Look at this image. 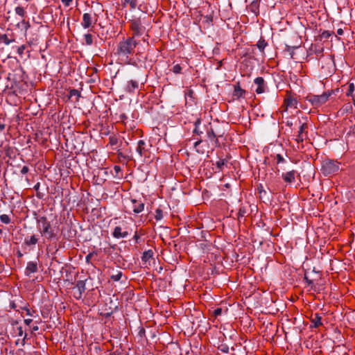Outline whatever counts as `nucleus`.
<instances>
[{
    "label": "nucleus",
    "instance_id": "nucleus-35",
    "mask_svg": "<svg viewBox=\"0 0 355 355\" xmlns=\"http://www.w3.org/2000/svg\"><path fill=\"white\" fill-rule=\"evenodd\" d=\"M15 12L16 14H17L18 15L21 16V17H24L25 14H26V12L24 9L23 7L21 6H17L15 8Z\"/></svg>",
    "mask_w": 355,
    "mask_h": 355
},
{
    "label": "nucleus",
    "instance_id": "nucleus-50",
    "mask_svg": "<svg viewBox=\"0 0 355 355\" xmlns=\"http://www.w3.org/2000/svg\"><path fill=\"white\" fill-rule=\"evenodd\" d=\"M17 331H18V336H22L24 335V331H23V329H22V327H17Z\"/></svg>",
    "mask_w": 355,
    "mask_h": 355
},
{
    "label": "nucleus",
    "instance_id": "nucleus-33",
    "mask_svg": "<svg viewBox=\"0 0 355 355\" xmlns=\"http://www.w3.org/2000/svg\"><path fill=\"white\" fill-rule=\"evenodd\" d=\"M0 220L4 224H9L10 223V218L7 214H1L0 216Z\"/></svg>",
    "mask_w": 355,
    "mask_h": 355
},
{
    "label": "nucleus",
    "instance_id": "nucleus-19",
    "mask_svg": "<svg viewBox=\"0 0 355 355\" xmlns=\"http://www.w3.org/2000/svg\"><path fill=\"white\" fill-rule=\"evenodd\" d=\"M245 94V91L240 87L239 83L234 85V90L233 95L236 98L243 97Z\"/></svg>",
    "mask_w": 355,
    "mask_h": 355
},
{
    "label": "nucleus",
    "instance_id": "nucleus-2",
    "mask_svg": "<svg viewBox=\"0 0 355 355\" xmlns=\"http://www.w3.org/2000/svg\"><path fill=\"white\" fill-rule=\"evenodd\" d=\"M36 223L41 236L49 241L57 237L58 231L52 227L46 216L37 218Z\"/></svg>",
    "mask_w": 355,
    "mask_h": 355
},
{
    "label": "nucleus",
    "instance_id": "nucleus-7",
    "mask_svg": "<svg viewBox=\"0 0 355 355\" xmlns=\"http://www.w3.org/2000/svg\"><path fill=\"white\" fill-rule=\"evenodd\" d=\"M86 290L85 282L79 280L76 282V286L73 288V296L76 300L82 298L83 293Z\"/></svg>",
    "mask_w": 355,
    "mask_h": 355
},
{
    "label": "nucleus",
    "instance_id": "nucleus-46",
    "mask_svg": "<svg viewBox=\"0 0 355 355\" xmlns=\"http://www.w3.org/2000/svg\"><path fill=\"white\" fill-rule=\"evenodd\" d=\"M304 279L307 283L308 286H313V281L309 279L306 275H304Z\"/></svg>",
    "mask_w": 355,
    "mask_h": 355
},
{
    "label": "nucleus",
    "instance_id": "nucleus-42",
    "mask_svg": "<svg viewBox=\"0 0 355 355\" xmlns=\"http://www.w3.org/2000/svg\"><path fill=\"white\" fill-rule=\"evenodd\" d=\"M213 314L215 317H218V315H220L222 314V309L221 308H217L216 309L214 312H213Z\"/></svg>",
    "mask_w": 355,
    "mask_h": 355
},
{
    "label": "nucleus",
    "instance_id": "nucleus-23",
    "mask_svg": "<svg viewBox=\"0 0 355 355\" xmlns=\"http://www.w3.org/2000/svg\"><path fill=\"white\" fill-rule=\"evenodd\" d=\"M186 102L187 103L188 100H190L191 103H193L195 101L194 98V92L189 89L185 91L184 92Z\"/></svg>",
    "mask_w": 355,
    "mask_h": 355
},
{
    "label": "nucleus",
    "instance_id": "nucleus-57",
    "mask_svg": "<svg viewBox=\"0 0 355 355\" xmlns=\"http://www.w3.org/2000/svg\"><path fill=\"white\" fill-rule=\"evenodd\" d=\"M26 315H30V316L33 315V313L31 312L30 309H26Z\"/></svg>",
    "mask_w": 355,
    "mask_h": 355
},
{
    "label": "nucleus",
    "instance_id": "nucleus-38",
    "mask_svg": "<svg viewBox=\"0 0 355 355\" xmlns=\"http://www.w3.org/2000/svg\"><path fill=\"white\" fill-rule=\"evenodd\" d=\"M308 128V125L307 123H302L300 127V129H299V131H298V133L299 134H302L303 135L304 132L305 131L306 129Z\"/></svg>",
    "mask_w": 355,
    "mask_h": 355
},
{
    "label": "nucleus",
    "instance_id": "nucleus-16",
    "mask_svg": "<svg viewBox=\"0 0 355 355\" xmlns=\"http://www.w3.org/2000/svg\"><path fill=\"white\" fill-rule=\"evenodd\" d=\"M259 1L260 0H252L248 6V9L255 15H257L259 12Z\"/></svg>",
    "mask_w": 355,
    "mask_h": 355
},
{
    "label": "nucleus",
    "instance_id": "nucleus-3",
    "mask_svg": "<svg viewBox=\"0 0 355 355\" xmlns=\"http://www.w3.org/2000/svg\"><path fill=\"white\" fill-rule=\"evenodd\" d=\"M339 92V88L336 89H329L324 92L321 95H314L309 94L306 96V101L309 102L313 108H318L324 105L329 98L334 94Z\"/></svg>",
    "mask_w": 355,
    "mask_h": 355
},
{
    "label": "nucleus",
    "instance_id": "nucleus-22",
    "mask_svg": "<svg viewBox=\"0 0 355 355\" xmlns=\"http://www.w3.org/2000/svg\"><path fill=\"white\" fill-rule=\"evenodd\" d=\"M228 159H220L216 162V166L219 171H222L225 167H227Z\"/></svg>",
    "mask_w": 355,
    "mask_h": 355
},
{
    "label": "nucleus",
    "instance_id": "nucleus-1",
    "mask_svg": "<svg viewBox=\"0 0 355 355\" xmlns=\"http://www.w3.org/2000/svg\"><path fill=\"white\" fill-rule=\"evenodd\" d=\"M138 44L139 42L134 39V36L124 39L117 44L116 54L128 59L130 55L134 54Z\"/></svg>",
    "mask_w": 355,
    "mask_h": 355
},
{
    "label": "nucleus",
    "instance_id": "nucleus-62",
    "mask_svg": "<svg viewBox=\"0 0 355 355\" xmlns=\"http://www.w3.org/2000/svg\"><path fill=\"white\" fill-rule=\"evenodd\" d=\"M17 255L18 257H22L23 254L19 250L17 252Z\"/></svg>",
    "mask_w": 355,
    "mask_h": 355
},
{
    "label": "nucleus",
    "instance_id": "nucleus-45",
    "mask_svg": "<svg viewBox=\"0 0 355 355\" xmlns=\"http://www.w3.org/2000/svg\"><path fill=\"white\" fill-rule=\"evenodd\" d=\"M118 140L116 137H110V144L112 146H115L117 144Z\"/></svg>",
    "mask_w": 355,
    "mask_h": 355
},
{
    "label": "nucleus",
    "instance_id": "nucleus-13",
    "mask_svg": "<svg viewBox=\"0 0 355 355\" xmlns=\"http://www.w3.org/2000/svg\"><path fill=\"white\" fill-rule=\"evenodd\" d=\"M146 143L143 140H139L137 143V152L141 157H146L147 150L146 149Z\"/></svg>",
    "mask_w": 355,
    "mask_h": 355
},
{
    "label": "nucleus",
    "instance_id": "nucleus-27",
    "mask_svg": "<svg viewBox=\"0 0 355 355\" xmlns=\"http://www.w3.org/2000/svg\"><path fill=\"white\" fill-rule=\"evenodd\" d=\"M267 45L268 43L265 41V40L263 37H261L260 40L257 43V48L262 53H263L264 49Z\"/></svg>",
    "mask_w": 355,
    "mask_h": 355
},
{
    "label": "nucleus",
    "instance_id": "nucleus-26",
    "mask_svg": "<svg viewBox=\"0 0 355 355\" xmlns=\"http://www.w3.org/2000/svg\"><path fill=\"white\" fill-rule=\"evenodd\" d=\"M153 256V252L151 250L145 251L143 252L141 260L143 261H149Z\"/></svg>",
    "mask_w": 355,
    "mask_h": 355
},
{
    "label": "nucleus",
    "instance_id": "nucleus-24",
    "mask_svg": "<svg viewBox=\"0 0 355 355\" xmlns=\"http://www.w3.org/2000/svg\"><path fill=\"white\" fill-rule=\"evenodd\" d=\"M248 213V206L241 205L239 209L238 212V220L240 221V219L245 217L246 214Z\"/></svg>",
    "mask_w": 355,
    "mask_h": 355
},
{
    "label": "nucleus",
    "instance_id": "nucleus-18",
    "mask_svg": "<svg viewBox=\"0 0 355 355\" xmlns=\"http://www.w3.org/2000/svg\"><path fill=\"white\" fill-rule=\"evenodd\" d=\"M138 88L139 83L137 80H131L128 82L127 86L125 87V91L129 93H132Z\"/></svg>",
    "mask_w": 355,
    "mask_h": 355
},
{
    "label": "nucleus",
    "instance_id": "nucleus-34",
    "mask_svg": "<svg viewBox=\"0 0 355 355\" xmlns=\"http://www.w3.org/2000/svg\"><path fill=\"white\" fill-rule=\"evenodd\" d=\"M163 218V211L161 209L158 208L155 211V218L156 220H160Z\"/></svg>",
    "mask_w": 355,
    "mask_h": 355
},
{
    "label": "nucleus",
    "instance_id": "nucleus-4",
    "mask_svg": "<svg viewBox=\"0 0 355 355\" xmlns=\"http://www.w3.org/2000/svg\"><path fill=\"white\" fill-rule=\"evenodd\" d=\"M340 170V163L338 161L327 159L322 162V173L324 176L336 174Z\"/></svg>",
    "mask_w": 355,
    "mask_h": 355
},
{
    "label": "nucleus",
    "instance_id": "nucleus-59",
    "mask_svg": "<svg viewBox=\"0 0 355 355\" xmlns=\"http://www.w3.org/2000/svg\"><path fill=\"white\" fill-rule=\"evenodd\" d=\"M118 155H119V157H121L127 158L128 159H129V158H128V157H126V156L123 155V154L122 153H121V152H119V153H118Z\"/></svg>",
    "mask_w": 355,
    "mask_h": 355
},
{
    "label": "nucleus",
    "instance_id": "nucleus-52",
    "mask_svg": "<svg viewBox=\"0 0 355 355\" xmlns=\"http://www.w3.org/2000/svg\"><path fill=\"white\" fill-rule=\"evenodd\" d=\"M202 139H198V140H197V141L194 143V144H193L194 147H195L196 148H197V147L198 146V145H199L200 144H201V143H202Z\"/></svg>",
    "mask_w": 355,
    "mask_h": 355
},
{
    "label": "nucleus",
    "instance_id": "nucleus-10",
    "mask_svg": "<svg viewBox=\"0 0 355 355\" xmlns=\"http://www.w3.org/2000/svg\"><path fill=\"white\" fill-rule=\"evenodd\" d=\"M131 202L132 211L135 214H139L144 211L145 204L141 200L132 199Z\"/></svg>",
    "mask_w": 355,
    "mask_h": 355
},
{
    "label": "nucleus",
    "instance_id": "nucleus-41",
    "mask_svg": "<svg viewBox=\"0 0 355 355\" xmlns=\"http://www.w3.org/2000/svg\"><path fill=\"white\" fill-rule=\"evenodd\" d=\"M70 96H77L79 97L80 96V92L78 90L73 89L70 91Z\"/></svg>",
    "mask_w": 355,
    "mask_h": 355
},
{
    "label": "nucleus",
    "instance_id": "nucleus-53",
    "mask_svg": "<svg viewBox=\"0 0 355 355\" xmlns=\"http://www.w3.org/2000/svg\"><path fill=\"white\" fill-rule=\"evenodd\" d=\"M32 322H33L32 319H25L24 320V322L27 325H30Z\"/></svg>",
    "mask_w": 355,
    "mask_h": 355
},
{
    "label": "nucleus",
    "instance_id": "nucleus-17",
    "mask_svg": "<svg viewBox=\"0 0 355 355\" xmlns=\"http://www.w3.org/2000/svg\"><path fill=\"white\" fill-rule=\"evenodd\" d=\"M311 321L312 323L311 326L314 328H318L322 325V317L318 313H315L312 315Z\"/></svg>",
    "mask_w": 355,
    "mask_h": 355
},
{
    "label": "nucleus",
    "instance_id": "nucleus-44",
    "mask_svg": "<svg viewBox=\"0 0 355 355\" xmlns=\"http://www.w3.org/2000/svg\"><path fill=\"white\" fill-rule=\"evenodd\" d=\"M29 171V168L27 166H24L21 169V174H26Z\"/></svg>",
    "mask_w": 355,
    "mask_h": 355
},
{
    "label": "nucleus",
    "instance_id": "nucleus-28",
    "mask_svg": "<svg viewBox=\"0 0 355 355\" xmlns=\"http://www.w3.org/2000/svg\"><path fill=\"white\" fill-rule=\"evenodd\" d=\"M200 123H201V119L200 118L197 119L196 121H195V123H194L195 128L193 131V133L194 135L200 136L201 134L203 133L202 131L199 130V125L200 124Z\"/></svg>",
    "mask_w": 355,
    "mask_h": 355
},
{
    "label": "nucleus",
    "instance_id": "nucleus-30",
    "mask_svg": "<svg viewBox=\"0 0 355 355\" xmlns=\"http://www.w3.org/2000/svg\"><path fill=\"white\" fill-rule=\"evenodd\" d=\"M85 44L87 45H92L93 44V36L92 34L87 33L84 35Z\"/></svg>",
    "mask_w": 355,
    "mask_h": 355
},
{
    "label": "nucleus",
    "instance_id": "nucleus-48",
    "mask_svg": "<svg viewBox=\"0 0 355 355\" xmlns=\"http://www.w3.org/2000/svg\"><path fill=\"white\" fill-rule=\"evenodd\" d=\"M61 1L65 6H69L73 0H61Z\"/></svg>",
    "mask_w": 355,
    "mask_h": 355
},
{
    "label": "nucleus",
    "instance_id": "nucleus-63",
    "mask_svg": "<svg viewBox=\"0 0 355 355\" xmlns=\"http://www.w3.org/2000/svg\"><path fill=\"white\" fill-rule=\"evenodd\" d=\"M113 355H121V353L119 351H115L112 352Z\"/></svg>",
    "mask_w": 355,
    "mask_h": 355
},
{
    "label": "nucleus",
    "instance_id": "nucleus-47",
    "mask_svg": "<svg viewBox=\"0 0 355 355\" xmlns=\"http://www.w3.org/2000/svg\"><path fill=\"white\" fill-rule=\"evenodd\" d=\"M94 252H90V253H89V254L86 256L85 259H86V261H87V263H89V262H90V260H91L92 257L94 256Z\"/></svg>",
    "mask_w": 355,
    "mask_h": 355
},
{
    "label": "nucleus",
    "instance_id": "nucleus-55",
    "mask_svg": "<svg viewBox=\"0 0 355 355\" xmlns=\"http://www.w3.org/2000/svg\"><path fill=\"white\" fill-rule=\"evenodd\" d=\"M343 30L342 28H338L337 30V34L339 35H342L343 34Z\"/></svg>",
    "mask_w": 355,
    "mask_h": 355
},
{
    "label": "nucleus",
    "instance_id": "nucleus-31",
    "mask_svg": "<svg viewBox=\"0 0 355 355\" xmlns=\"http://www.w3.org/2000/svg\"><path fill=\"white\" fill-rule=\"evenodd\" d=\"M122 276H123V272L121 271H117V272L116 274H112L110 276V278L112 280H113L114 282H117L121 279Z\"/></svg>",
    "mask_w": 355,
    "mask_h": 355
},
{
    "label": "nucleus",
    "instance_id": "nucleus-56",
    "mask_svg": "<svg viewBox=\"0 0 355 355\" xmlns=\"http://www.w3.org/2000/svg\"><path fill=\"white\" fill-rule=\"evenodd\" d=\"M286 124L289 127H291L293 125V122L290 120H287Z\"/></svg>",
    "mask_w": 355,
    "mask_h": 355
},
{
    "label": "nucleus",
    "instance_id": "nucleus-12",
    "mask_svg": "<svg viewBox=\"0 0 355 355\" xmlns=\"http://www.w3.org/2000/svg\"><path fill=\"white\" fill-rule=\"evenodd\" d=\"M93 24V17L89 13H84L81 25L84 28H88Z\"/></svg>",
    "mask_w": 355,
    "mask_h": 355
},
{
    "label": "nucleus",
    "instance_id": "nucleus-15",
    "mask_svg": "<svg viewBox=\"0 0 355 355\" xmlns=\"http://www.w3.org/2000/svg\"><path fill=\"white\" fill-rule=\"evenodd\" d=\"M37 271V262L34 261H29L27 263L25 273L26 275H28L31 273H34Z\"/></svg>",
    "mask_w": 355,
    "mask_h": 355
},
{
    "label": "nucleus",
    "instance_id": "nucleus-9",
    "mask_svg": "<svg viewBox=\"0 0 355 355\" xmlns=\"http://www.w3.org/2000/svg\"><path fill=\"white\" fill-rule=\"evenodd\" d=\"M297 174V172L296 171L292 170L286 173H282V178L284 182L287 184H291L295 181V177Z\"/></svg>",
    "mask_w": 355,
    "mask_h": 355
},
{
    "label": "nucleus",
    "instance_id": "nucleus-54",
    "mask_svg": "<svg viewBox=\"0 0 355 355\" xmlns=\"http://www.w3.org/2000/svg\"><path fill=\"white\" fill-rule=\"evenodd\" d=\"M134 239L136 241V242H138V240L140 239V236L139 234L136 232L134 235Z\"/></svg>",
    "mask_w": 355,
    "mask_h": 355
},
{
    "label": "nucleus",
    "instance_id": "nucleus-14",
    "mask_svg": "<svg viewBox=\"0 0 355 355\" xmlns=\"http://www.w3.org/2000/svg\"><path fill=\"white\" fill-rule=\"evenodd\" d=\"M128 235L127 231L122 232V229L119 226L115 227L112 232V236L116 239L125 238Z\"/></svg>",
    "mask_w": 355,
    "mask_h": 355
},
{
    "label": "nucleus",
    "instance_id": "nucleus-60",
    "mask_svg": "<svg viewBox=\"0 0 355 355\" xmlns=\"http://www.w3.org/2000/svg\"><path fill=\"white\" fill-rule=\"evenodd\" d=\"M27 338V334H25L24 336V338H23V340H22V345H24L25 344V340Z\"/></svg>",
    "mask_w": 355,
    "mask_h": 355
},
{
    "label": "nucleus",
    "instance_id": "nucleus-64",
    "mask_svg": "<svg viewBox=\"0 0 355 355\" xmlns=\"http://www.w3.org/2000/svg\"><path fill=\"white\" fill-rule=\"evenodd\" d=\"M352 101H353V104L355 106V98L354 97L352 98Z\"/></svg>",
    "mask_w": 355,
    "mask_h": 355
},
{
    "label": "nucleus",
    "instance_id": "nucleus-6",
    "mask_svg": "<svg viewBox=\"0 0 355 355\" xmlns=\"http://www.w3.org/2000/svg\"><path fill=\"white\" fill-rule=\"evenodd\" d=\"M207 129V138L211 141V144L215 148L220 147L222 144H224V142H220L219 141V139L216 137V135L215 134V130L214 129V127L211 123H209L208 126L206 128Z\"/></svg>",
    "mask_w": 355,
    "mask_h": 355
},
{
    "label": "nucleus",
    "instance_id": "nucleus-8",
    "mask_svg": "<svg viewBox=\"0 0 355 355\" xmlns=\"http://www.w3.org/2000/svg\"><path fill=\"white\" fill-rule=\"evenodd\" d=\"M214 129L215 130V134L216 135V137L219 139L220 142H224V135L225 133V128L224 125H221L218 123L212 125Z\"/></svg>",
    "mask_w": 355,
    "mask_h": 355
},
{
    "label": "nucleus",
    "instance_id": "nucleus-11",
    "mask_svg": "<svg viewBox=\"0 0 355 355\" xmlns=\"http://www.w3.org/2000/svg\"><path fill=\"white\" fill-rule=\"evenodd\" d=\"M254 83L257 85L256 92L258 94H262L266 91L265 80L262 77H257L254 79Z\"/></svg>",
    "mask_w": 355,
    "mask_h": 355
},
{
    "label": "nucleus",
    "instance_id": "nucleus-5",
    "mask_svg": "<svg viewBox=\"0 0 355 355\" xmlns=\"http://www.w3.org/2000/svg\"><path fill=\"white\" fill-rule=\"evenodd\" d=\"M130 28L133 31L132 36H134V38L141 36L144 33L145 27L142 26L139 18L130 20Z\"/></svg>",
    "mask_w": 355,
    "mask_h": 355
},
{
    "label": "nucleus",
    "instance_id": "nucleus-37",
    "mask_svg": "<svg viewBox=\"0 0 355 355\" xmlns=\"http://www.w3.org/2000/svg\"><path fill=\"white\" fill-rule=\"evenodd\" d=\"M218 349L224 353L229 352V347L225 344H221L218 346Z\"/></svg>",
    "mask_w": 355,
    "mask_h": 355
},
{
    "label": "nucleus",
    "instance_id": "nucleus-25",
    "mask_svg": "<svg viewBox=\"0 0 355 355\" xmlns=\"http://www.w3.org/2000/svg\"><path fill=\"white\" fill-rule=\"evenodd\" d=\"M12 42H14V40L9 39L6 34H0V44L8 45Z\"/></svg>",
    "mask_w": 355,
    "mask_h": 355
},
{
    "label": "nucleus",
    "instance_id": "nucleus-61",
    "mask_svg": "<svg viewBox=\"0 0 355 355\" xmlns=\"http://www.w3.org/2000/svg\"><path fill=\"white\" fill-rule=\"evenodd\" d=\"M114 168L116 172L121 171V168L119 166H115Z\"/></svg>",
    "mask_w": 355,
    "mask_h": 355
},
{
    "label": "nucleus",
    "instance_id": "nucleus-51",
    "mask_svg": "<svg viewBox=\"0 0 355 355\" xmlns=\"http://www.w3.org/2000/svg\"><path fill=\"white\" fill-rule=\"evenodd\" d=\"M128 119V116L125 114H121L120 115V119L121 120L122 122H123L124 123H125V121Z\"/></svg>",
    "mask_w": 355,
    "mask_h": 355
},
{
    "label": "nucleus",
    "instance_id": "nucleus-29",
    "mask_svg": "<svg viewBox=\"0 0 355 355\" xmlns=\"http://www.w3.org/2000/svg\"><path fill=\"white\" fill-rule=\"evenodd\" d=\"M128 4L130 5V9L133 10L137 6L138 1L137 0H123V5L126 6Z\"/></svg>",
    "mask_w": 355,
    "mask_h": 355
},
{
    "label": "nucleus",
    "instance_id": "nucleus-43",
    "mask_svg": "<svg viewBox=\"0 0 355 355\" xmlns=\"http://www.w3.org/2000/svg\"><path fill=\"white\" fill-rule=\"evenodd\" d=\"M304 135L298 133V135H297L296 139H295L297 143H300V142H302L304 141Z\"/></svg>",
    "mask_w": 355,
    "mask_h": 355
},
{
    "label": "nucleus",
    "instance_id": "nucleus-40",
    "mask_svg": "<svg viewBox=\"0 0 355 355\" xmlns=\"http://www.w3.org/2000/svg\"><path fill=\"white\" fill-rule=\"evenodd\" d=\"M276 159H277V164H279V163H282V162H285V159L283 157L282 155H281L280 154H277L276 155Z\"/></svg>",
    "mask_w": 355,
    "mask_h": 355
},
{
    "label": "nucleus",
    "instance_id": "nucleus-58",
    "mask_svg": "<svg viewBox=\"0 0 355 355\" xmlns=\"http://www.w3.org/2000/svg\"><path fill=\"white\" fill-rule=\"evenodd\" d=\"M38 329H39V327H38V326H37V325H35V326H33V327H32V330H33V331H37Z\"/></svg>",
    "mask_w": 355,
    "mask_h": 355
},
{
    "label": "nucleus",
    "instance_id": "nucleus-21",
    "mask_svg": "<svg viewBox=\"0 0 355 355\" xmlns=\"http://www.w3.org/2000/svg\"><path fill=\"white\" fill-rule=\"evenodd\" d=\"M284 105H286V108H288V107L296 108L297 100H296V98L289 96L288 98H286L284 100Z\"/></svg>",
    "mask_w": 355,
    "mask_h": 355
},
{
    "label": "nucleus",
    "instance_id": "nucleus-20",
    "mask_svg": "<svg viewBox=\"0 0 355 355\" xmlns=\"http://www.w3.org/2000/svg\"><path fill=\"white\" fill-rule=\"evenodd\" d=\"M38 239L36 235H32L29 239L25 238L24 239V245L27 246L35 245L37 243Z\"/></svg>",
    "mask_w": 355,
    "mask_h": 355
},
{
    "label": "nucleus",
    "instance_id": "nucleus-32",
    "mask_svg": "<svg viewBox=\"0 0 355 355\" xmlns=\"http://www.w3.org/2000/svg\"><path fill=\"white\" fill-rule=\"evenodd\" d=\"M355 86L354 83H349L348 86V90L346 93V95L347 96H351L352 98L354 97L353 92H354Z\"/></svg>",
    "mask_w": 355,
    "mask_h": 355
},
{
    "label": "nucleus",
    "instance_id": "nucleus-39",
    "mask_svg": "<svg viewBox=\"0 0 355 355\" xmlns=\"http://www.w3.org/2000/svg\"><path fill=\"white\" fill-rule=\"evenodd\" d=\"M25 49H26V46L24 44H23L17 48V53H19V55L22 56Z\"/></svg>",
    "mask_w": 355,
    "mask_h": 355
},
{
    "label": "nucleus",
    "instance_id": "nucleus-49",
    "mask_svg": "<svg viewBox=\"0 0 355 355\" xmlns=\"http://www.w3.org/2000/svg\"><path fill=\"white\" fill-rule=\"evenodd\" d=\"M322 36L324 38H328L329 37L331 36V33L328 31H324L322 33Z\"/></svg>",
    "mask_w": 355,
    "mask_h": 355
},
{
    "label": "nucleus",
    "instance_id": "nucleus-36",
    "mask_svg": "<svg viewBox=\"0 0 355 355\" xmlns=\"http://www.w3.org/2000/svg\"><path fill=\"white\" fill-rule=\"evenodd\" d=\"M182 67L179 64H177L173 66V67L171 69L174 73L179 74L182 72Z\"/></svg>",
    "mask_w": 355,
    "mask_h": 355
}]
</instances>
